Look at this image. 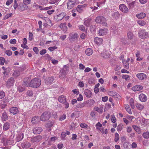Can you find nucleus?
Masks as SVG:
<instances>
[{
  "mask_svg": "<svg viewBox=\"0 0 149 149\" xmlns=\"http://www.w3.org/2000/svg\"><path fill=\"white\" fill-rule=\"evenodd\" d=\"M41 81L38 78H36L32 79L30 82V87L33 88H37L41 85Z\"/></svg>",
  "mask_w": 149,
  "mask_h": 149,
  "instance_id": "1",
  "label": "nucleus"
},
{
  "mask_svg": "<svg viewBox=\"0 0 149 149\" xmlns=\"http://www.w3.org/2000/svg\"><path fill=\"white\" fill-rule=\"evenodd\" d=\"M138 36L141 38L144 39L149 37L148 32L146 31L145 30H140L138 33Z\"/></svg>",
  "mask_w": 149,
  "mask_h": 149,
  "instance_id": "2",
  "label": "nucleus"
},
{
  "mask_svg": "<svg viewBox=\"0 0 149 149\" xmlns=\"http://www.w3.org/2000/svg\"><path fill=\"white\" fill-rule=\"evenodd\" d=\"M95 21L96 23L101 24L105 25L107 24L106 18L102 16H99L97 17L95 19Z\"/></svg>",
  "mask_w": 149,
  "mask_h": 149,
  "instance_id": "3",
  "label": "nucleus"
},
{
  "mask_svg": "<svg viewBox=\"0 0 149 149\" xmlns=\"http://www.w3.org/2000/svg\"><path fill=\"white\" fill-rule=\"evenodd\" d=\"M50 116V113L49 111H45L44 112L40 117L41 120L45 121L48 120Z\"/></svg>",
  "mask_w": 149,
  "mask_h": 149,
  "instance_id": "4",
  "label": "nucleus"
},
{
  "mask_svg": "<svg viewBox=\"0 0 149 149\" xmlns=\"http://www.w3.org/2000/svg\"><path fill=\"white\" fill-rule=\"evenodd\" d=\"M15 80L14 78L11 77L8 79L6 82V86L8 88L13 86L15 83Z\"/></svg>",
  "mask_w": 149,
  "mask_h": 149,
  "instance_id": "5",
  "label": "nucleus"
},
{
  "mask_svg": "<svg viewBox=\"0 0 149 149\" xmlns=\"http://www.w3.org/2000/svg\"><path fill=\"white\" fill-rule=\"evenodd\" d=\"M78 37V34L77 33H72L69 34L68 38L70 41H73L77 40Z\"/></svg>",
  "mask_w": 149,
  "mask_h": 149,
  "instance_id": "6",
  "label": "nucleus"
},
{
  "mask_svg": "<svg viewBox=\"0 0 149 149\" xmlns=\"http://www.w3.org/2000/svg\"><path fill=\"white\" fill-rule=\"evenodd\" d=\"M66 15V13L65 12L61 13L59 15L55 16L54 18L56 21L59 22L62 20Z\"/></svg>",
  "mask_w": 149,
  "mask_h": 149,
  "instance_id": "7",
  "label": "nucleus"
},
{
  "mask_svg": "<svg viewBox=\"0 0 149 149\" xmlns=\"http://www.w3.org/2000/svg\"><path fill=\"white\" fill-rule=\"evenodd\" d=\"M42 139V137L40 135H38L31 139V141L32 143L39 142Z\"/></svg>",
  "mask_w": 149,
  "mask_h": 149,
  "instance_id": "8",
  "label": "nucleus"
},
{
  "mask_svg": "<svg viewBox=\"0 0 149 149\" xmlns=\"http://www.w3.org/2000/svg\"><path fill=\"white\" fill-rule=\"evenodd\" d=\"M28 6L24 3L19 4L18 5V9L20 11H23L27 10Z\"/></svg>",
  "mask_w": 149,
  "mask_h": 149,
  "instance_id": "9",
  "label": "nucleus"
},
{
  "mask_svg": "<svg viewBox=\"0 0 149 149\" xmlns=\"http://www.w3.org/2000/svg\"><path fill=\"white\" fill-rule=\"evenodd\" d=\"M9 111L11 114L13 115L17 114L19 112L18 109L15 107H13L10 108Z\"/></svg>",
  "mask_w": 149,
  "mask_h": 149,
  "instance_id": "10",
  "label": "nucleus"
},
{
  "mask_svg": "<svg viewBox=\"0 0 149 149\" xmlns=\"http://www.w3.org/2000/svg\"><path fill=\"white\" fill-rule=\"evenodd\" d=\"M54 79V77L53 76L49 77L46 78L45 82L47 85L52 84Z\"/></svg>",
  "mask_w": 149,
  "mask_h": 149,
  "instance_id": "11",
  "label": "nucleus"
},
{
  "mask_svg": "<svg viewBox=\"0 0 149 149\" xmlns=\"http://www.w3.org/2000/svg\"><path fill=\"white\" fill-rule=\"evenodd\" d=\"M86 107H89L93 105L95 101L93 100L90 99L85 102Z\"/></svg>",
  "mask_w": 149,
  "mask_h": 149,
  "instance_id": "12",
  "label": "nucleus"
},
{
  "mask_svg": "<svg viewBox=\"0 0 149 149\" xmlns=\"http://www.w3.org/2000/svg\"><path fill=\"white\" fill-rule=\"evenodd\" d=\"M119 8L120 10L124 13H127L128 9L127 7L124 4H121L119 6Z\"/></svg>",
  "mask_w": 149,
  "mask_h": 149,
  "instance_id": "13",
  "label": "nucleus"
},
{
  "mask_svg": "<svg viewBox=\"0 0 149 149\" xmlns=\"http://www.w3.org/2000/svg\"><path fill=\"white\" fill-rule=\"evenodd\" d=\"M40 117L36 116L32 118L31 122L33 124H35L38 123L40 122Z\"/></svg>",
  "mask_w": 149,
  "mask_h": 149,
  "instance_id": "14",
  "label": "nucleus"
},
{
  "mask_svg": "<svg viewBox=\"0 0 149 149\" xmlns=\"http://www.w3.org/2000/svg\"><path fill=\"white\" fill-rule=\"evenodd\" d=\"M86 6V4L78 5L76 8L78 12L81 13L83 11V9Z\"/></svg>",
  "mask_w": 149,
  "mask_h": 149,
  "instance_id": "15",
  "label": "nucleus"
},
{
  "mask_svg": "<svg viewBox=\"0 0 149 149\" xmlns=\"http://www.w3.org/2000/svg\"><path fill=\"white\" fill-rule=\"evenodd\" d=\"M136 76L140 80H143L147 77L146 75L143 73H138Z\"/></svg>",
  "mask_w": 149,
  "mask_h": 149,
  "instance_id": "16",
  "label": "nucleus"
},
{
  "mask_svg": "<svg viewBox=\"0 0 149 149\" xmlns=\"http://www.w3.org/2000/svg\"><path fill=\"white\" fill-rule=\"evenodd\" d=\"M107 30L106 28H104L100 29L99 30V34L100 36H103L107 33Z\"/></svg>",
  "mask_w": 149,
  "mask_h": 149,
  "instance_id": "17",
  "label": "nucleus"
},
{
  "mask_svg": "<svg viewBox=\"0 0 149 149\" xmlns=\"http://www.w3.org/2000/svg\"><path fill=\"white\" fill-rule=\"evenodd\" d=\"M99 53L101 54V56L103 57V58H108L109 56L110 55L109 54L106 50H104L102 52H98Z\"/></svg>",
  "mask_w": 149,
  "mask_h": 149,
  "instance_id": "18",
  "label": "nucleus"
},
{
  "mask_svg": "<svg viewBox=\"0 0 149 149\" xmlns=\"http://www.w3.org/2000/svg\"><path fill=\"white\" fill-rule=\"evenodd\" d=\"M42 129L39 127H35L33 129V133L35 134H40L42 131Z\"/></svg>",
  "mask_w": 149,
  "mask_h": 149,
  "instance_id": "19",
  "label": "nucleus"
},
{
  "mask_svg": "<svg viewBox=\"0 0 149 149\" xmlns=\"http://www.w3.org/2000/svg\"><path fill=\"white\" fill-rule=\"evenodd\" d=\"M139 99L140 101L145 102L147 100V97L145 95L142 93L139 95Z\"/></svg>",
  "mask_w": 149,
  "mask_h": 149,
  "instance_id": "20",
  "label": "nucleus"
},
{
  "mask_svg": "<svg viewBox=\"0 0 149 149\" xmlns=\"http://www.w3.org/2000/svg\"><path fill=\"white\" fill-rule=\"evenodd\" d=\"M143 88L142 86L139 85H136L134 86L132 88V89L134 91H136L142 90Z\"/></svg>",
  "mask_w": 149,
  "mask_h": 149,
  "instance_id": "21",
  "label": "nucleus"
},
{
  "mask_svg": "<svg viewBox=\"0 0 149 149\" xmlns=\"http://www.w3.org/2000/svg\"><path fill=\"white\" fill-rule=\"evenodd\" d=\"M84 94L88 98L91 97L92 95V92L90 90L86 89L84 91Z\"/></svg>",
  "mask_w": 149,
  "mask_h": 149,
  "instance_id": "22",
  "label": "nucleus"
},
{
  "mask_svg": "<svg viewBox=\"0 0 149 149\" xmlns=\"http://www.w3.org/2000/svg\"><path fill=\"white\" fill-rule=\"evenodd\" d=\"M24 70V69H23L22 68H20L19 69V70L20 71L17 70L15 71L13 74V76L16 77H18L20 75V71L22 72Z\"/></svg>",
  "mask_w": 149,
  "mask_h": 149,
  "instance_id": "23",
  "label": "nucleus"
},
{
  "mask_svg": "<svg viewBox=\"0 0 149 149\" xmlns=\"http://www.w3.org/2000/svg\"><path fill=\"white\" fill-rule=\"evenodd\" d=\"M94 42L97 44H100L103 42V39L100 38H95L94 39Z\"/></svg>",
  "mask_w": 149,
  "mask_h": 149,
  "instance_id": "24",
  "label": "nucleus"
},
{
  "mask_svg": "<svg viewBox=\"0 0 149 149\" xmlns=\"http://www.w3.org/2000/svg\"><path fill=\"white\" fill-rule=\"evenodd\" d=\"M24 137V134L22 133H20L18 134L16 138V140L17 142L21 141Z\"/></svg>",
  "mask_w": 149,
  "mask_h": 149,
  "instance_id": "25",
  "label": "nucleus"
},
{
  "mask_svg": "<svg viewBox=\"0 0 149 149\" xmlns=\"http://www.w3.org/2000/svg\"><path fill=\"white\" fill-rule=\"evenodd\" d=\"M146 16V14L144 13L137 14L136 15V17L139 19H143Z\"/></svg>",
  "mask_w": 149,
  "mask_h": 149,
  "instance_id": "26",
  "label": "nucleus"
},
{
  "mask_svg": "<svg viewBox=\"0 0 149 149\" xmlns=\"http://www.w3.org/2000/svg\"><path fill=\"white\" fill-rule=\"evenodd\" d=\"M10 124L8 122H6L3 126V131H6L8 130L10 128Z\"/></svg>",
  "mask_w": 149,
  "mask_h": 149,
  "instance_id": "27",
  "label": "nucleus"
},
{
  "mask_svg": "<svg viewBox=\"0 0 149 149\" xmlns=\"http://www.w3.org/2000/svg\"><path fill=\"white\" fill-rule=\"evenodd\" d=\"M58 100L60 102L63 103L65 102L66 99L65 96L61 95L58 97Z\"/></svg>",
  "mask_w": 149,
  "mask_h": 149,
  "instance_id": "28",
  "label": "nucleus"
},
{
  "mask_svg": "<svg viewBox=\"0 0 149 149\" xmlns=\"http://www.w3.org/2000/svg\"><path fill=\"white\" fill-rule=\"evenodd\" d=\"M79 29L82 31L86 32L87 30V28L86 29L85 26L82 25H79L78 26Z\"/></svg>",
  "mask_w": 149,
  "mask_h": 149,
  "instance_id": "29",
  "label": "nucleus"
},
{
  "mask_svg": "<svg viewBox=\"0 0 149 149\" xmlns=\"http://www.w3.org/2000/svg\"><path fill=\"white\" fill-rule=\"evenodd\" d=\"M92 19L91 18H88L85 20L84 22V24L86 26H89L91 24Z\"/></svg>",
  "mask_w": 149,
  "mask_h": 149,
  "instance_id": "30",
  "label": "nucleus"
},
{
  "mask_svg": "<svg viewBox=\"0 0 149 149\" xmlns=\"http://www.w3.org/2000/svg\"><path fill=\"white\" fill-rule=\"evenodd\" d=\"M1 119L3 121H6L8 119V116L7 113L6 112H4L1 116Z\"/></svg>",
  "mask_w": 149,
  "mask_h": 149,
  "instance_id": "31",
  "label": "nucleus"
},
{
  "mask_svg": "<svg viewBox=\"0 0 149 149\" xmlns=\"http://www.w3.org/2000/svg\"><path fill=\"white\" fill-rule=\"evenodd\" d=\"M93 50L91 48H87L85 51L86 54L88 56L91 55L93 53Z\"/></svg>",
  "mask_w": 149,
  "mask_h": 149,
  "instance_id": "32",
  "label": "nucleus"
},
{
  "mask_svg": "<svg viewBox=\"0 0 149 149\" xmlns=\"http://www.w3.org/2000/svg\"><path fill=\"white\" fill-rule=\"evenodd\" d=\"M75 4L68 1L67 3V8L70 10L74 6Z\"/></svg>",
  "mask_w": 149,
  "mask_h": 149,
  "instance_id": "33",
  "label": "nucleus"
},
{
  "mask_svg": "<svg viewBox=\"0 0 149 149\" xmlns=\"http://www.w3.org/2000/svg\"><path fill=\"white\" fill-rule=\"evenodd\" d=\"M109 95L114 97H118L119 95L115 92L110 91L108 92Z\"/></svg>",
  "mask_w": 149,
  "mask_h": 149,
  "instance_id": "34",
  "label": "nucleus"
},
{
  "mask_svg": "<svg viewBox=\"0 0 149 149\" xmlns=\"http://www.w3.org/2000/svg\"><path fill=\"white\" fill-rule=\"evenodd\" d=\"M103 109V108L102 107L100 108H98V107H95L94 108V109L99 113H102Z\"/></svg>",
  "mask_w": 149,
  "mask_h": 149,
  "instance_id": "35",
  "label": "nucleus"
},
{
  "mask_svg": "<svg viewBox=\"0 0 149 149\" xmlns=\"http://www.w3.org/2000/svg\"><path fill=\"white\" fill-rule=\"evenodd\" d=\"M127 36L129 39H132L134 37L133 33L131 31H129L127 33Z\"/></svg>",
  "mask_w": 149,
  "mask_h": 149,
  "instance_id": "36",
  "label": "nucleus"
},
{
  "mask_svg": "<svg viewBox=\"0 0 149 149\" xmlns=\"http://www.w3.org/2000/svg\"><path fill=\"white\" fill-rule=\"evenodd\" d=\"M132 127L136 132H138L139 133L140 132V130L139 127L135 125H133Z\"/></svg>",
  "mask_w": 149,
  "mask_h": 149,
  "instance_id": "37",
  "label": "nucleus"
},
{
  "mask_svg": "<svg viewBox=\"0 0 149 149\" xmlns=\"http://www.w3.org/2000/svg\"><path fill=\"white\" fill-rule=\"evenodd\" d=\"M119 15H120L119 13L117 11L113 12L112 14V16L115 18H118L119 16Z\"/></svg>",
  "mask_w": 149,
  "mask_h": 149,
  "instance_id": "38",
  "label": "nucleus"
},
{
  "mask_svg": "<svg viewBox=\"0 0 149 149\" xmlns=\"http://www.w3.org/2000/svg\"><path fill=\"white\" fill-rule=\"evenodd\" d=\"M136 108L139 110H142L144 108V106L143 105L139 103L136 104Z\"/></svg>",
  "mask_w": 149,
  "mask_h": 149,
  "instance_id": "39",
  "label": "nucleus"
},
{
  "mask_svg": "<svg viewBox=\"0 0 149 149\" xmlns=\"http://www.w3.org/2000/svg\"><path fill=\"white\" fill-rule=\"evenodd\" d=\"M142 136L145 139H148L149 138V132H144L142 135Z\"/></svg>",
  "mask_w": 149,
  "mask_h": 149,
  "instance_id": "40",
  "label": "nucleus"
},
{
  "mask_svg": "<svg viewBox=\"0 0 149 149\" xmlns=\"http://www.w3.org/2000/svg\"><path fill=\"white\" fill-rule=\"evenodd\" d=\"M123 63L125 68L128 69L129 68V63L125 61H123Z\"/></svg>",
  "mask_w": 149,
  "mask_h": 149,
  "instance_id": "41",
  "label": "nucleus"
},
{
  "mask_svg": "<svg viewBox=\"0 0 149 149\" xmlns=\"http://www.w3.org/2000/svg\"><path fill=\"white\" fill-rule=\"evenodd\" d=\"M137 22L139 25L141 26H144L146 24V22L143 20H138Z\"/></svg>",
  "mask_w": 149,
  "mask_h": 149,
  "instance_id": "42",
  "label": "nucleus"
},
{
  "mask_svg": "<svg viewBox=\"0 0 149 149\" xmlns=\"http://www.w3.org/2000/svg\"><path fill=\"white\" fill-rule=\"evenodd\" d=\"M17 90L20 93L24 91L25 88L22 86H19L17 87Z\"/></svg>",
  "mask_w": 149,
  "mask_h": 149,
  "instance_id": "43",
  "label": "nucleus"
},
{
  "mask_svg": "<svg viewBox=\"0 0 149 149\" xmlns=\"http://www.w3.org/2000/svg\"><path fill=\"white\" fill-rule=\"evenodd\" d=\"M77 108H81L84 107H86L85 102L81 104H77L76 106Z\"/></svg>",
  "mask_w": 149,
  "mask_h": 149,
  "instance_id": "44",
  "label": "nucleus"
},
{
  "mask_svg": "<svg viewBox=\"0 0 149 149\" xmlns=\"http://www.w3.org/2000/svg\"><path fill=\"white\" fill-rule=\"evenodd\" d=\"M125 109L127 112L130 114H132V112L130 108L129 105H126L125 106Z\"/></svg>",
  "mask_w": 149,
  "mask_h": 149,
  "instance_id": "45",
  "label": "nucleus"
},
{
  "mask_svg": "<svg viewBox=\"0 0 149 149\" xmlns=\"http://www.w3.org/2000/svg\"><path fill=\"white\" fill-rule=\"evenodd\" d=\"M6 61L4 58L3 57H0V64L2 65H4V63Z\"/></svg>",
  "mask_w": 149,
  "mask_h": 149,
  "instance_id": "46",
  "label": "nucleus"
},
{
  "mask_svg": "<svg viewBox=\"0 0 149 149\" xmlns=\"http://www.w3.org/2000/svg\"><path fill=\"white\" fill-rule=\"evenodd\" d=\"M119 139V134L116 133L115 134V139L114 141L116 142H117Z\"/></svg>",
  "mask_w": 149,
  "mask_h": 149,
  "instance_id": "47",
  "label": "nucleus"
},
{
  "mask_svg": "<svg viewBox=\"0 0 149 149\" xmlns=\"http://www.w3.org/2000/svg\"><path fill=\"white\" fill-rule=\"evenodd\" d=\"M23 85L26 87H30V82H29L26 81H23Z\"/></svg>",
  "mask_w": 149,
  "mask_h": 149,
  "instance_id": "48",
  "label": "nucleus"
},
{
  "mask_svg": "<svg viewBox=\"0 0 149 149\" xmlns=\"http://www.w3.org/2000/svg\"><path fill=\"white\" fill-rule=\"evenodd\" d=\"M33 92L31 90H28L26 92V94L29 96L31 97L33 95Z\"/></svg>",
  "mask_w": 149,
  "mask_h": 149,
  "instance_id": "49",
  "label": "nucleus"
},
{
  "mask_svg": "<svg viewBox=\"0 0 149 149\" xmlns=\"http://www.w3.org/2000/svg\"><path fill=\"white\" fill-rule=\"evenodd\" d=\"M130 103L131 108L133 109H134L135 107L134 104V100L133 99H131L130 100Z\"/></svg>",
  "mask_w": 149,
  "mask_h": 149,
  "instance_id": "50",
  "label": "nucleus"
},
{
  "mask_svg": "<svg viewBox=\"0 0 149 149\" xmlns=\"http://www.w3.org/2000/svg\"><path fill=\"white\" fill-rule=\"evenodd\" d=\"M5 53L8 56H10L11 55L12 52L11 51L9 50H7L5 52Z\"/></svg>",
  "mask_w": 149,
  "mask_h": 149,
  "instance_id": "51",
  "label": "nucleus"
},
{
  "mask_svg": "<svg viewBox=\"0 0 149 149\" xmlns=\"http://www.w3.org/2000/svg\"><path fill=\"white\" fill-rule=\"evenodd\" d=\"M12 13H9L6 14L3 17V19L5 20L10 17L12 15Z\"/></svg>",
  "mask_w": 149,
  "mask_h": 149,
  "instance_id": "52",
  "label": "nucleus"
},
{
  "mask_svg": "<svg viewBox=\"0 0 149 149\" xmlns=\"http://www.w3.org/2000/svg\"><path fill=\"white\" fill-rule=\"evenodd\" d=\"M123 125L122 124H119L117 127V130L118 131H120L123 129Z\"/></svg>",
  "mask_w": 149,
  "mask_h": 149,
  "instance_id": "53",
  "label": "nucleus"
},
{
  "mask_svg": "<svg viewBox=\"0 0 149 149\" xmlns=\"http://www.w3.org/2000/svg\"><path fill=\"white\" fill-rule=\"evenodd\" d=\"M5 93L3 91L0 92V100L3 98L5 96Z\"/></svg>",
  "mask_w": 149,
  "mask_h": 149,
  "instance_id": "54",
  "label": "nucleus"
},
{
  "mask_svg": "<svg viewBox=\"0 0 149 149\" xmlns=\"http://www.w3.org/2000/svg\"><path fill=\"white\" fill-rule=\"evenodd\" d=\"M66 118V115L65 114H63L62 116L60 117L59 120L60 121H62L65 120Z\"/></svg>",
  "mask_w": 149,
  "mask_h": 149,
  "instance_id": "55",
  "label": "nucleus"
},
{
  "mask_svg": "<svg viewBox=\"0 0 149 149\" xmlns=\"http://www.w3.org/2000/svg\"><path fill=\"white\" fill-rule=\"evenodd\" d=\"M57 47L56 46L50 47L48 48V49L51 52L53 51L54 50L57 49Z\"/></svg>",
  "mask_w": 149,
  "mask_h": 149,
  "instance_id": "56",
  "label": "nucleus"
},
{
  "mask_svg": "<svg viewBox=\"0 0 149 149\" xmlns=\"http://www.w3.org/2000/svg\"><path fill=\"white\" fill-rule=\"evenodd\" d=\"M14 3L13 5V7L15 9V10L16 8L18 7V5L16 0H14Z\"/></svg>",
  "mask_w": 149,
  "mask_h": 149,
  "instance_id": "57",
  "label": "nucleus"
},
{
  "mask_svg": "<svg viewBox=\"0 0 149 149\" xmlns=\"http://www.w3.org/2000/svg\"><path fill=\"white\" fill-rule=\"evenodd\" d=\"M111 121L113 123H115L116 121V118L114 117V115H111Z\"/></svg>",
  "mask_w": 149,
  "mask_h": 149,
  "instance_id": "58",
  "label": "nucleus"
},
{
  "mask_svg": "<svg viewBox=\"0 0 149 149\" xmlns=\"http://www.w3.org/2000/svg\"><path fill=\"white\" fill-rule=\"evenodd\" d=\"M3 102H4V103L1 104H0V107L1 109H3V108H5L6 107V106L7 105L5 103H6V102H7V101H4Z\"/></svg>",
  "mask_w": 149,
  "mask_h": 149,
  "instance_id": "59",
  "label": "nucleus"
},
{
  "mask_svg": "<svg viewBox=\"0 0 149 149\" xmlns=\"http://www.w3.org/2000/svg\"><path fill=\"white\" fill-rule=\"evenodd\" d=\"M65 71H61V74L59 75V77L61 78L65 76Z\"/></svg>",
  "mask_w": 149,
  "mask_h": 149,
  "instance_id": "60",
  "label": "nucleus"
},
{
  "mask_svg": "<svg viewBox=\"0 0 149 149\" xmlns=\"http://www.w3.org/2000/svg\"><path fill=\"white\" fill-rule=\"evenodd\" d=\"M29 40L31 41L33 38V36L32 33L31 32H29Z\"/></svg>",
  "mask_w": 149,
  "mask_h": 149,
  "instance_id": "61",
  "label": "nucleus"
},
{
  "mask_svg": "<svg viewBox=\"0 0 149 149\" xmlns=\"http://www.w3.org/2000/svg\"><path fill=\"white\" fill-rule=\"evenodd\" d=\"M127 3L129 4L130 7L133 8V6L135 3V1H132L131 3H129V2L127 1Z\"/></svg>",
  "mask_w": 149,
  "mask_h": 149,
  "instance_id": "62",
  "label": "nucleus"
},
{
  "mask_svg": "<svg viewBox=\"0 0 149 149\" xmlns=\"http://www.w3.org/2000/svg\"><path fill=\"white\" fill-rule=\"evenodd\" d=\"M46 53V50L45 49H42L40 51V55H43Z\"/></svg>",
  "mask_w": 149,
  "mask_h": 149,
  "instance_id": "63",
  "label": "nucleus"
},
{
  "mask_svg": "<svg viewBox=\"0 0 149 149\" xmlns=\"http://www.w3.org/2000/svg\"><path fill=\"white\" fill-rule=\"evenodd\" d=\"M129 77V76L128 75H125L122 76V78L123 79H125V80H128Z\"/></svg>",
  "mask_w": 149,
  "mask_h": 149,
  "instance_id": "64",
  "label": "nucleus"
}]
</instances>
